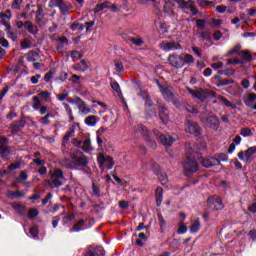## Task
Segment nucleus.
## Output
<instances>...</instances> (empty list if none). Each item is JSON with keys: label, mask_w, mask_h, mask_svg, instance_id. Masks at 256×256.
I'll return each mask as SVG.
<instances>
[{"label": "nucleus", "mask_w": 256, "mask_h": 256, "mask_svg": "<svg viewBox=\"0 0 256 256\" xmlns=\"http://www.w3.org/2000/svg\"><path fill=\"white\" fill-rule=\"evenodd\" d=\"M188 93L192 95L195 99L199 101H207V99H213L215 97V92L211 90H205L203 88H197L196 90L189 89Z\"/></svg>", "instance_id": "f257e3e1"}, {"label": "nucleus", "mask_w": 256, "mask_h": 256, "mask_svg": "<svg viewBox=\"0 0 256 256\" xmlns=\"http://www.w3.org/2000/svg\"><path fill=\"white\" fill-rule=\"evenodd\" d=\"M153 135L156 136V139H158L160 141V143L164 146V147H171V145H173L175 143V141L179 140V136L177 135H169V134H161V132H159V130H153Z\"/></svg>", "instance_id": "f03ea898"}, {"label": "nucleus", "mask_w": 256, "mask_h": 256, "mask_svg": "<svg viewBox=\"0 0 256 256\" xmlns=\"http://www.w3.org/2000/svg\"><path fill=\"white\" fill-rule=\"evenodd\" d=\"M137 131L141 133L142 137L146 141V145L151 149H157V142L151 139V132L147 129V127L143 124H138Z\"/></svg>", "instance_id": "7ed1b4c3"}, {"label": "nucleus", "mask_w": 256, "mask_h": 256, "mask_svg": "<svg viewBox=\"0 0 256 256\" xmlns=\"http://www.w3.org/2000/svg\"><path fill=\"white\" fill-rule=\"evenodd\" d=\"M11 153H13V150L9 146V139L4 136H0V157L2 159L9 160V157H11Z\"/></svg>", "instance_id": "20e7f679"}, {"label": "nucleus", "mask_w": 256, "mask_h": 256, "mask_svg": "<svg viewBox=\"0 0 256 256\" xmlns=\"http://www.w3.org/2000/svg\"><path fill=\"white\" fill-rule=\"evenodd\" d=\"M185 149L187 161H209V159L203 158L201 153L195 152V150H193V147L191 146V143L187 142L185 144Z\"/></svg>", "instance_id": "39448f33"}, {"label": "nucleus", "mask_w": 256, "mask_h": 256, "mask_svg": "<svg viewBox=\"0 0 256 256\" xmlns=\"http://www.w3.org/2000/svg\"><path fill=\"white\" fill-rule=\"evenodd\" d=\"M185 127L187 133L193 135L194 137H199L203 135V128H201V126H199L195 121L186 120Z\"/></svg>", "instance_id": "423d86ee"}, {"label": "nucleus", "mask_w": 256, "mask_h": 256, "mask_svg": "<svg viewBox=\"0 0 256 256\" xmlns=\"http://www.w3.org/2000/svg\"><path fill=\"white\" fill-rule=\"evenodd\" d=\"M64 182L65 177L63 176V171H61V169H56L50 174V180L48 183H52L53 187H61Z\"/></svg>", "instance_id": "0eeeda50"}, {"label": "nucleus", "mask_w": 256, "mask_h": 256, "mask_svg": "<svg viewBox=\"0 0 256 256\" xmlns=\"http://www.w3.org/2000/svg\"><path fill=\"white\" fill-rule=\"evenodd\" d=\"M169 64L175 69H183V55L179 54H170L168 56Z\"/></svg>", "instance_id": "6e6552de"}, {"label": "nucleus", "mask_w": 256, "mask_h": 256, "mask_svg": "<svg viewBox=\"0 0 256 256\" xmlns=\"http://www.w3.org/2000/svg\"><path fill=\"white\" fill-rule=\"evenodd\" d=\"M256 157V146H252L248 148L246 151H240L238 153V158L243 161L246 159V161H253Z\"/></svg>", "instance_id": "1a4fd4ad"}, {"label": "nucleus", "mask_w": 256, "mask_h": 256, "mask_svg": "<svg viewBox=\"0 0 256 256\" xmlns=\"http://www.w3.org/2000/svg\"><path fill=\"white\" fill-rule=\"evenodd\" d=\"M157 86L159 87L162 97L165 99V101H167V103H171V100L177 94L173 93V91H171V89H169V87L166 85L160 84L159 81H157Z\"/></svg>", "instance_id": "9d476101"}, {"label": "nucleus", "mask_w": 256, "mask_h": 256, "mask_svg": "<svg viewBox=\"0 0 256 256\" xmlns=\"http://www.w3.org/2000/svg\"><path fill=\"white\" fill-rule=\"evenodd\" d=\"M145 101V115L147 119L150 117H155L157 115V111L153 107V100H151V96H146Z\"/></svg>", "instance_id": "9b49d317"}, {"label": "nucleus", "mask_w": 256, "mask_h": 256, "mask_svg": "<svg viewBox=\"0 0 256 256\" xmlns=\"http://www.w3.org/2000/svg\"><path fill=\"white\" fill-rule=\"evenodd\" d=\"M214 79V85H216V87H227V85H233L235 83V80L233 79H223V77L221 75H214L213 76Z\"/></svg>", "instance_id": "f8f14e48"}, {"label": "nucleus", "mask_w": 256, "mask_h": 256, "mask_svg": "<svg viewBox=\"0 0 256 256\" xmlns=\"http://www.w3.org/2000/svg\"><path fill=\"white\" fill-rule=\"evenodd\" d=\"M85 256H105V250L101 246H90Z\"/></svg>", "instance_id": "ddd939ff"}, {"label": "nucleus", "mask_w": 256, "mask_h": 256, "mask_svg": "<svg viewBox=\"0 0 256 256\" xmlns=\"http://www.w3.org/2000/svg\"><path fill=\"white\" fill-rule=\"evenodd\" d=\"M206 123L213 131H217V129H219V126L221 125L217 116H208L206 118Z\"/></svg>", "instance_id": "4468645a"}, {"label": "nucleus", "mask_w": 256, "mask_h": 256, "mask_svg": "<svg viewBox=\"0 0 256 256\" xmlns=\"http://www.w3.org/2000/svg\"><path fill=\"white\" fill-rule=\"evenodd\" d=\"M183 167L186 173H195L199 167V164H197V161H185L183 162Z\"/></svg>", "instance_id": "2eb2a0df"}, {"label": "nucleus", "mask_w": 256, "mask_h": 256, "mask_svg": "<svg viewBox=\"0 0 256 256\" xmlns=\"http://www.w3.org/2000/svg\"><path fill=\"white\" fill-rule=\"evenodd\" d=\"M163 51L169 52V51H177L179 49H183V47L177 43V42H167L162 47Z\"/></svg>", "instance_id": "dca6fc26"}, {"label": "nucleus", "mask_w": 256, "mask_h": 256, "mask_svg": "<svg viewBox=\"0 0 256 256\" xmlns=\"http://www.w3.org/2000/svg\"><path fill=\"white\" fill-rule=\"evenodd\" d=\"M208 201H210V203L214 204L216 211H221V209H223V207H224L223 201L221 200V197H219V196L210 197L208 199Z\"/></svg>", "instance_id": "f3484780"}, {"label": "nucleus", "mask_w": 256, "mask_h": 256, "mask_svg": "<svg viewBox=\"0 0 256 256\" xmlns=\"http://www.w3.org/2000/svg\"><path fill=\"white\" fill-rule=\"evenodd\" d=\"M201 229V220L194 218L191 220L190 233H197Z\"/></svg>", "instance_id": "a211bd4d"}, {"label": "nucleus", "mask_w": 256, "mask_h": 256, "mask_svg": "<svg viewBox=\"0 0 256 256\" xmlns=\"http://www.w3.org/2000/svg\"><path fill=\"white\" fill-rule=\"evenodd\" d=\"M159 117L163 123L169 119V109L165 106H160Z\"/></svg>", "instance_id": "6ab92c4d"}, {"label": "nucleus", "mask_w": 256, "mask_h": 256, "mask_svg": "<svg viewBox=\"0 0 256 256\" xmlns=\"http://www.w3.org/2000/svg\"><path fill=\"white\" fill-rule=\"evenodd\" d=\"M24 127V123L20 122L19 120H16L12 124H10L9 129H11L13 133H19L21 129H24Z\"/></svg>", "instance_id": "aec40b11"}, {"label": "nucleus", "mask_w": 256, "mask_h": 256, "mask_svg": "<svg viewBox=\"0 0 256 256\" xmlns=\"http://www.w3.org/2000/svg\"><path fill=\"white\" fill-rule=\"evenodd\" d=\"M177 5H179V9L185 11V9H189L191 5H193V1L189 0L188 2L185 0H174Z\"/></svg>", "instance_id": "412c9836"}, {"label": "nucleus", "mask_w": 256, "mask_h": 256, "mask_svg": "<svg viewBox=\"0 0 256 256\" xmlns=\"http://www.w3.org/2000/svg\"><path fill=\"white\" fill-rule=\"evenodd\" d=\"M83 227H85V220L81 219L73 225L70 233H78V231H83Z\"/></svg>", "instance_id": "4be33fe9"}, {"label": "nucleus", "mask_w": 256, "mask_h": 256, "mask_svg": "<svg viewBox=\"0 0 256 256\" xmlns=\"http://www.w3.org/2000/svg\"><path fill=\"white\" fill-rule=\"evenodd\" d=\"M153 171L156 175H159V179H161V181H165L167 179V175L161 172V167L156 162L153 164Z\"/></svg>", "instance_id": "5701e85b"}, {"label": "nucleus", "mask_w": 256, "mask_h": 256, "mask_svg": "<svg viewBox=\"0 0 256 256\" xmlns=\"http://www.w3.org/2000/svg\"><path fill=\"white\" fill-rule=\"evenodd\" d=\"M57 43L58 45L56 46V50L61 51L65 45H69V39L65 36H62L57 40Z\"/></svg>", "instance_id": "b1692460"}, {"label": "nucleus", "mask_w": 256, "mask_h": 256, "mask_svg": "<svg viewBox=\"0 0 256 256\" xmlns=\"http://www.w3.org/2000/svg\"><path fill=\"white\" fill-rule=\"evenodd\" d=\"M41 59V56L39 53L35 50H31L28 52L27 60L35 63V61H39Z\"/></svg>", "instance_id": "393cba45"}, {"label": "nucleus", "mask_w": 256, "mask_h": 256, "mask_svg": "<svg viewBox=\"0 0 256 256\" xmlns=\"http://www.w3.org/2000/svg\"><path fill=\"white\" fill-rule=\"evenodd\" d=\"M12 207L14 209V211H16V213H18V215H25V213L27 212V207L18 204V203H14L12 204Z\"/></svg>", "instance_id": "a878e982"}, {"label": "nucleus", "mask_w": 256, "mask_h": 256, "mask_svg": "<svg viewBox=\"0 0 256 256\" xmlns=\"http://www.w3.org/2000/svg\"><path fill=\"white\" fill-rule=\"evenodd\" d=\"M199 39H202V41H208V42L213 41V36L211 31L209 30L202 31L199 35Z\"/></svg>", "instance_id": "bb28decb"}, {"label": "nucleus", "mask_w": 256, "mask_h": 256, "mask_svg": "<svg viewBox=\"0 0 256 256\" xmlns=\"http://www.w3.org/2000/svg\"><path fill=\"white\" fill-rule=\"evenodd\" d=\"M161 203H163V188H156V205L161 207Z\"/></svg>", "instance_id": "cd10ccee"}, {"label": "nucleus", "mask_w": 256, "mask_h": 256, "mask_svg": "<svg viewBox=\"0 0 256 256\" xmlns=\"http://www.w3.org/2000/svg\"><path fill=\"white\" fill-rule=\"evenodd\" d=\"M84 123L88 125V127H95L97 125V116H88L85 118Z\"/></svg>", "instance_id": "c85d7f7f"}, {"label": "nucleus", "mask_w": 256, "mask_h": 256, "mask_svg": "<svg viewBox=\"0 0 256 256\" xmlns=\"http://www.w3.org/2000/svg\"><path fill=\"white\" fill-rule=\"evenodd\" d=\"M170 103H172V105H174V107H176V109H181V107H183V103L181 102V98H180L179 94H176L171 99Z\"/></svg>", "instance_id": "c756f323"}, {"label": "nucleus", "mask_w": 256, "mask_h": 256, "mask_svg": "<svg viewBox=\"0 0 256 256\" xmlns=\"http://www.w3.org/2000/svg\"><path fill=\"white\" fill-rule=\"evenodd\" d=\"M110 86L112 87L113 91H116L118 97H123V92H121V86L119 85L118 81H112Z\"/></svg>", "instance_id": "7c9ffc66"}, {"label": "nucleus", "mask_w": 256, "mask_h": 256, "mask_svg": "<svg viewBox=\"0 0 256 256\" xmlns=\"http://www.w3.org/2000/svg\"><path fill=\"white\" fill-rule=\"evenodd\" d=\"M240 55H241L242 59H244V61H246V63H251V61H253V55L250 54V52L247 50H242L240 52Z\"/></svg>", "instance_id": "2f4dec72"}, {"label": "nucleus", "mask_w": 256, "mask_h": 256, "mask_svg": "<svg viewBox=\"0 0 256 256\" xmlns=\"http://www.w3.org/2000/svg\"><path fill=\"white\" fill-rule=\"evenodd\" d=\"M44 17H45V11L43 10V6L39 5L38 10L36 11V21H38V23H41Z\"/></svg>", "instance_id": "473e14b6"}, {"label": "nucleus", "mask_w": 256, "mask_h": 256, "mask_svg": "<svg viewBox=\"0 0 256 256\" xmlns=\"http://www.w3.org/2000/svg\"><path fill=\"white\" fill-rule=\"evenodd\" d=\"M110 4H111V2H109V1H106V2L101 3V4H97L96 8L94 9V13L97 14L100 11H103V9H109Z\"/></svg>", "instance_id": "72a5a7b5"}, {"label": "nucleus", "mask_w": 256, "mask_h": 256, "mask_svg": "<svg viewBox=\"0 0 256 256\" xmlns=\"http://www.w3.org/2000/svg\"><path fill=\"white\" fill-rule=\"evenodd\" d=\"M192 63H195V58L191 54H185L183 56V66L185 65H192Z\"/></svg>", "instance_id": "f704fd0d"}, {"label": "nucleus", "mask_w": 256, "mask_h": 256, "mask_svg": "<svg viewBox=\"0 0 256 256\" xmlns=\"http://www.w3.org/2000/svg\"><path fill=\"white\" fill-rule=\"evenodd\" d=\"M99 163V167H101L102 170L105 169H113L115 163L111 162V161H100Z\"/></svg>", "instance_id": "c9c22d12"}, {"label": "nucleus", "mask_w": 256, "mask_h": 256, "mask_svg": "<svg viewBox=\"0 0 256 256\" xmlns=\"http://www.w3.org/2000/svg\"><path fill=\"white\" fill-rule=\"evenodd\" d=\"M219 75H226L227 77H232L235 75V69L225 68L224 70H218Z\"/></svg>", "instance_id": "e433bc0d"}, {"label": "nucleus", "mask_w": 256, "mask_h": 256, "mask_svg": "<svg viewBox=\"0 0 256 256\" xmlns=\"http://www.w3.org/2000/svg\"><path fill=\"white\" fill-rule=\"evenodd\" d=\"M82 149L84 151H91L93 148H91V138H86L83 142H82Z\"/></svg>", "instance_id": "4c0bfd02"}, {"label": "nucleus", "mask_w": 256, "mask_h": 256, "mask_svg": "<svg viewBox=\"0 0 256 256\" xmlns=\"http://www.w3.org/2000/svg\"><path fill=\"white\" fill-rule=\"evenodd\" d=\"M27 31L30 32L32 35H37L39 33V28L36 25H33V22H28Z\"/></svg>", "instance_id": "58836bf2"}, {"label": "nucleus", "mask_w": 256, "mask_h": 256, "mask_svg": "<svg viewBox=\"0 0 256 256\" xmlns=\"http://www.w3.org/2000/svg\"><path fill=\"white\" fill-rule=\"evenodd\" d=\"M60 13H62V15H67V13H69V6H67V4L65 2H61V4L58 6Z\"/></svg>", "instance_id": "ea45409f"}, {"label": "nucleus", "mask_w": 256, "mask_h": 256, "mask_svg": "<svg viewBox=\"0 0 256 256\" xmlns=\"http://www.w3.org/2000/svg\"><path fill=\"white\" fill-rule=\"evenodd\" d=\"M114 65H115V70L117 71V73H123V71H125L123 62L116 60V61H114Z\"/></svg>", "instance_id": "a19ab883"}, {"label": "nucleus", "mask_w": 256, "mask_h": 256, "mask_svg": "<svg viewBox=\"0 0 256 256\" xmlns=\"http://www.w3.org/2000/svg\"><path fill=\"white\" fill-rule=\"evenodd\" d=\"M89 69V66L87 65V61L81 60L80 64H78V71L81 73H85Z\"/></svg>", "instance_id": "79ce46f5"}, {"label": "nucleus", "mask_w": 256, "mask_h": 256, "mask_svg": "<svg viewBox=\"0 0 256 256\" xmlns=\"http://www.w3.org/2000/svg\"><path fill=\"white\" fill-rule=\"evenodd\" d=\"M197 3L199 5V7H202V8L207 7V5H212V7L215 6V3L213 1H209V0H197Z\"/></svg>", "instance_id": "37998d69"}, {"label": "nucleus", "mask_w": 256, "mask_h": 256, "mask_svg": "<svg viewBox=\"0 0 256 256\" xmlns=\"http://www.w3.org/2000/svg\"><path fill=\"white\" fill-rule=\"evenodd\" d=\"M240 135L242 137H253V132L249 128L240 129Z\"/></svg>", "instance_id": "c03bdc74"}, {"label": "nucleus", "mask_w": 256, "mask_h": 256, "mask_svg": "<svg viewBox=\"0 0 256 256\" xmlns=\"http://www.w3.org/2000/svg\"><path fill=\"white\" fill-rule=\"evenodd\" d=\"M256 101V94L255 93H249L248 94V100L245 101L246 107H251L249 103H254Z\"/></svg>", "instance_id": "a18cd8bd"}, {"label": "nucleus", "mask_w": 256, "mask_h": 256, "mask_svg": "<svg viewBox=\"0 0 256 256\" xmlns=\"http://www.w3.org/2000/svg\"><path fill=\"white\" fill-rule=\"evenodd\" d=\"M32 100L34 101L32 107L35 111H39V107H41V100H39V97L34 96L32 97Z\"/></svg>", "instance_id": "49530a36"}, {"label": "nucleus", "mask_w": 256, "mask_h": 256, "mask_svg": "<svg viewBox=\"0 0 256 256\" xmlns=\"http://www.w3.org/2000/svg\"><path fill=\"white\" fill-rule=\"evenodd\" d=\"M28 175H27V172L25 171H22L19 175V177L17 178V183H23L25 181H27L28 179Z\"/></svg>", "instance_id": "de8ad7c7"}, {"label": "nucleus", "mask_w": 256, "mask_h": 256, "mask_svg": "<svg viewBox=\"0 0 256 256\" xmlns=\"http://www.w3.org/2000/svg\"><path fill=\"white\" fill-rule=\"evenodd\" d=\"M55 76V71L50 70L49 72H47L44 76V81H46V83H49V81H51L53 79V77Z\"/></svg>", "instance_id": "09e8293b"}, {"label": "nucleus", "mask_w": 256, "mask_h": 256, "mask_svg": "<svg viewBox=\"0 0 256 256\" xmlns=\"http://www.w3.org/2000/svg\"><path fill=\"white\" fill-rule=\"evenodd\" d=\"M205 25H207V20L205 19H196V27L199 29H204Z\"/></svg>", "instance_id": "8fccbe9b"}, {"label": "nucleus", "mask_w": 256, "mask_h": 256, "mask_svg": "<svg viewBox=\"0 0 256 256\" xmlns=\"http://www.w3.org/2000/svg\"><path fill=\"white\" fill-rule=\"evenodd\" d=\"M229 158L227 157V154L225 153H220L218 154V158L213 157L212 161H227Z\"/></svg>", "instance_id": "3c124183"}, {"label": "nucleus", "mask_w": 256, "mask_h": 256, "mask_svg": "<svg viewBox=\"0 0 256 256\" xmlns=\"http://www.w3.org/2000/svg\"><path fill=\"white\" fill-rule=\"evenodd\" d=\"M131 43H133V45H136V47H141V45H143V39L139 38H135V37H131L130 38Z\"/></svg>", "instance_id": "603ef678"}, {"label": "nucleus", "mask_w": 256, "mask_h": 256, "mask_svg": "<svg viewBox=\"0 0 256 256\" xmlns=\"http://www.w3.org/2000/svg\"><path fill=\"white\" fill-rule=\"evenodd\" d=\"M97 161H113V158L107 154H100Z\"/></svg>", "instance_id": "864d4df0"}, {"label": "nucleus", "mask_w": 256, "mask_h": 256, "mask_svg": "<svg viewBox=\"0 0 256 256\" xmlns=\"http://www.w3.org/2000/svg\"><path fill=\"white\" fill-rule=\"evenodd\" d=\"M178 233L179 235H183V233H187V226L185 225V223L180 222L178 226Z\"/></svg>", "instance_id": "5fc2aeb1"}, {"label": "nucleus", "mask_w": 256, "mask_h": 256, "mask_svg": "<svg viewBox=\"0 0 256 256\" xmlns=\"http://www.w3.org/2000/svg\"><path fill=\"white\" fill-rule=\"evenodd\" d=\"M210 23H211L212 27H220L223 25V20L212 18Z\"/></svg>", "instance_id": "6e6d98bb"}, {"label": "nucleus", "mask_w": 256, "mask_h": 256, "mask_svg": "<svg viewBox=\"0 0 256 256\" xmlns=\"http://www.w3.org/2000/svg\"><path fill=\"white\" fill-rule=\"evenodd\" d=\"M37 215H39V211L35 208H32L28 211V217H30V219H35Z\"/></svg>", "instance_id": "4d7b16f0"}, {"label": "nucleus", "mask_w": 256, "mask_h": 256, "mask_svg": "<svg viewBox=\"0 0 256 256\" xmlns=\"http://www.w3.org/2000/svg\"><path fill=\"white\" fill-rule=\"evenodd\" d=\"M51 117V113H47L44 117L40 118V123L42 125H49L50 121L49 118Z\"/></svg>", "instance_id": "13d9d810"}, {"label": "nucleus", "mask_w": 256, "mask_h": 256, "mask_svg": "<svg viewBox=\"0 0 256 256\" xmlns=\"http://www.w3.org/2000/svg\"><path fill=\"white\" fill-rule=\"evenodd\" d=\"M221 101L222 103H224V105H226V107H231L232 109H235V107H237L235 104L231 103L227 98L225 97H221Z\"/></svg>", "instance_id": "bf43d9fd"}, {"label": "nucleus", "mask_w": 256, "mask_h": 256, "mask_svg": "<svg viewBox=\"0 0 256 256\" xmlns=\"http://www.w3.org/2000/svg\"><path fill=\"white\" fill-rule=\"evenodd\" d=\"M212 37L214 41H221V38L223 37V33L221 31L217 30L214 33H212Z\"/></svg>", "instance_id": "052dcab7"}, {"label": "nucleus", "mask_w": 256, "mask_h": 256, "mask_svg": "<svg viewBox=\"0 0 256 256\" xmlns=\"http://www.w3.org/2000/svg\"><path fill=\"white\" fill-rule=\"evenodd\" d=\"M92 195H94L95 197H99V195H101L99 187H97L95 184H92Z\"/></svg>", "instance_id": "680f3d73"}, {"label": "nucleus", "mask_w": 256, "mask_h": 256, "mask_svg": "<svg viewBox=\"0 0 256 256\" xmlns=\"http://www.w3.org/2000/svg\"><path fill=\"white\" fill-rule=\"evenodd\" d=\"M0 45L5 49H9V40H6L5 37L0 38Z\"/></svg>", "instance_id": "e2e57ef3"}, {"label": "nucleus", "mask_w": 256, "mask_h": 256, "mask_svg": "<svg viewBox=\"0 0 256 256\" xmlns=\"http://www.w3.org/2000/svg\"><path fill=\"white\" fill-rule=\"evenodd\" d=\"M63 0H50L49 7H59Z\"/></svg>", "instance_id": "0e129e2a"}, {"label": "nucleus", "mask_w": 256, "mask_h": 256, "mask_svg": "<svg viewBox=\"0 0 256 256\" xmlns=\"http://www.w3.org/2000/svg\"><path fill=\"white\" fill-rule=\"evenodd\" d=\"M74 103H75V105H77V107H78V109L82 106V105H84L85 104V101H83L81 98H79V96H76L75 98H74Z\"/></svg>", "instance_id": "69168bd1"}, {"label": "nucleus", "mask_w": 256, "mask_h": 256, "mask_svg": "<svg viewBox=\"0 0 256 256\" xmlns=\"http://www.w3.org/2000/svg\"><path fill=\"white\" fill-rule=\"evenodd\" d=\"M222 67H223V62L222 61L211 64V68L215 69L216 71L219 70V69H222Z\"/></svg>", "instance_id": "338daca9"}, {"label": "nucleus", "mask_w": 256, "mask_h": 256, "mask_svg": "<svg viewBox=\"0 0 256 256\" xmlns=\"http://www.w3.org/2000/svg\"><path fill=\"white\" fill-rule=\"evenodd\" d=\"M22 3H23V0H14L12 3V9H19Z\"/></svg>", "instance_id": "774afa93"}]
</instances>
